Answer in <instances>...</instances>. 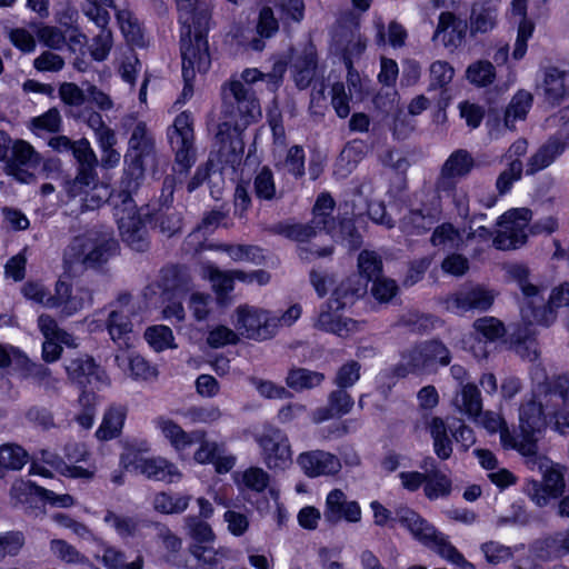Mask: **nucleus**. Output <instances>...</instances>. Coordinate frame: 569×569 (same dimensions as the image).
I'll list each match as a JSON object with an SVG mask.
<instances>
[{"label": "nucleus", "instance_id": "obj_1", "mask_svg": "<svg viewBox=\"0 0 569 569\" xmlns=\"http://www.w3.org/2000/svg\"><path fill=\"white\" fill-rule=\"evenodd\" d=\"M179 11V21L187 28L181 36L182 78L184 87L183 99L193 94L192 82L196 72L208 71L211 60L208 40L204 32L211 20L209 3L200 0H174Z\"/></svg>", "mask_w": 569, "mask_h": 569}, {"label": "nucleus", "instance_id": "obj_2", "mask_svg": "<svg viewBox=\"0 0 569 569\" xmlns=\"http://www.w3.org/2000/svg\"><path fill=\"white\" fill-rule=\"evenodd\" d=\"M552 392L553 380L520 405L519 433H513L509 429L502 431L505 449H515L520 455L538 450V438L547 426L548 417L553 418L558 426L568 427L561 415L565 411V403L556 406L549 398Z\"/></svg>", "mask_w": 569, "mask_h": 569}, {"label": "nucleus", "instance_id": "obj_3", "mask_svg": "<svg viewBox=\"0 0 569 569\" xmlns=\"http://www.w3.org/2000/svg\"><path fill=\"white\" fill-rule=\"evenodd\" d=\"M116 248L117 241L109 232L89 231L78 236L64 250V269L72 277L81 276L106 263Z\"/></svg>", "mask_w": 569, "mask_h": 569}, {"label": "nucleus", "instance_id": "obj_4", "mask_svg": "<svg viewBox=\"0 0 569 569\" xmlns=\"http://www.w3.org/2000/svg\"><path fill=\"white\" fill-rule=\"evenodd\" d=\"M569 303V283H562L555 288L549 297L547 305L523 306L521 308V319L527 325L526 328H519L515 333L517 342H519L518 352L521 357L529 361H535L539 357L532 337L536 331L530 327L532 325H541L549 327L557 318L556 309Z\"/></svg>", "mask_w": 569, "mask_h": 569}, {"label": "nucleus", "instance_id": "obj_5", "mask_svg": "<svg viewBox=\"0 0 569 569\" xmlns=\"http://www.w3.org/2000/svg\"><path fill=\"white\" fill-rule=\"evenodd\" d=\"M241 79L243 81L232 80L222 87V113L229 118L240 117L244 124H249L261 116L259 101L250 84L266 78L257 69H246Z\"/></svg>", "mask_w": 569, "mask_h": 569}, {"label": "nucleus", "instance_id": "obj_6", "mask_svg": "<svg viewBox=\"0 0 569 569\" xmlns=\"http://www.w3.org/2000/svg\"><path fill=\"white\" fill-rule=\"evenodd\" d=\"M129 139V149L124 156L127 169L120 186L129 190H138L144 177V169L154 161V138L142 121L134 122Z\"/></svg>", "mask_w": 569, "mask_h": 569}, {"label": "nucleus", "instance_id": "obj_7", "mask_svg": "<svg viewBox=\"0 0 569 569\" xmlns=\"http://www.w3.org/2000/svg\"><path fill=\"white\" fill-rule=\"evenodd\" d=\"M136 191L120 186L119 192L113 197V208L122 240L133 250L142 252L148 249L149 240L143 214L132 199ZM148 216L149 213H144V217Z\"/></svg>", "mask_w": 569, "mask_h": 569}, {"label": "nucleus", "instance_id": "obj_8", "mask_svg": "<svg viewBox=\"0 0 569 569\" xmlns=\"http://www.w3.org/2000/svg\"><path fill=\"white\" fill-rule=\"evenodd\" d=\"M521 456L530 470H537L542 475V481L531 479L523 486V492L536 506L545 507L550 499L562 496L566 487L563 475L546 456L540 455L538 450Z\"/></svg>", "mask_w": 569, "mask_h": 569}, {"label": "nucleus", "instance_id": "obj_9", "mask_svg": "<svg viewBox=\"0 0 569 569\" xmlns=\"http://www.w3.org/2000/svg\"><path fill=\"white\" fill-rule=\"evenodd\" d=\"M233 326L239 335L253 340L270 339L278 330L276 316L249 305L239 306L234 310Z\"/></svg>", "mask_w": 569, "mask_h": 569}, {"label": "nucleus", "instance_id": "obj_10", "mask_svg": "<svg viewBox=\"0 0 569 569\" xmlns=\"http://www.w3.org/2000/svg\"><path fill=\"white\" fill-rule=\"evenodd\" d=\"M261 449L262 460L271 470H286L292 463V450L284 431L277 427H266L256 437Z\"/></svg>", "mask_w": 569, "mask_h": 569}, {"label": "nucleus", "instance_id": "obj_11", "mask_svg": "<svg viewBox=\"0 0 569 569\" xmlns=\"http://www.w3.org/2000/svg\"><path fill=\"white\" fill-rule=\"evenodd\" d=\"M532 212L528 208L511 209L503 213L498 226L500 230L493 238V246L499 250L517 249L527 240L526 228Z\"/></svg>", "mask_w": 569, "mask_h": 569}, {"label": "nucleus", "instance_id": "obj_12", "mask_svg": "<svg viewBox=\"0 0 569 569\" xmlns=\"http://www.w3.org/2000/svg\"><path fill=\"white\" fill-rule=\"evenodd\" d=\"M226 120L219 123L217 140L219 142L218 161L223 166L236 168L240 164L244 143L241 138V129L246 127L240 117L229 118L223 114Z\"/></svg>", "mask_w": 569, "mask_h": 569}, {"label": "nucleus", "instance_id": "obj_13", "mask_svg": "<svg viewBox=\"0 0 569 569\" xmlns=\"http://www.w3.org/2000/svg\"><path fill=\"white\" fill-rule=\"evenodd\" d=\"M168 138L176 153V163L180 171L189 169L194 158L193 118L191 113L183 111L178 114L173 124L168 129Z\"/></svg>", "mask_w": 569, "mask_h": 569}, {"label": "nucleus", "instance_id": "obj_14", "mask_svg": "<svg viewBox=\"0 0 569 569\" xmlns=\"http://www.w3.org/2000/svg\"><path fill=\"white\" fill-rule=\"evenodd\" d=\"M107 329L113 341H119L132 331V318L137 316L138 302L129 292H121L110 305Z\"/></svg>", "mask_w": 569, "mask_h": 569}, {"label": "nucleus", "instance_id": "obj_15", "mask_svg": "<svg viewBox=\"0 0 569 569\" xmlns=\"http://www.w3.org/2000/svg\"><path fill=\"white\" fill-rule=\"evenodd\" d=\"M323 518L330 525L342 520L357 523L361 520V508L357 501L348 500L341 489H333L327 496Z\"/></svg>", "mask_w": 569, "mask_h": 569}, {"label": "nucleus", "instance_id": "obj_16", "mask_svg": "<svg viewBox=\"0 0 569 569\" xmlns=\"http://www.w3.org/2000/svg\"><path fill=\"white\" fill-rule=\"evenodd\" d=\"M71 154L77 160L78 173L76 178L68 182L67 192H78L81 186L91 183L96 178L98 159L86 138L76 141Z\"/></svg>", "mask_w": 569, "mask_h": 569}, {"label": "nucleus", "instance_id": "obj_17", "mask_svg": "<svg viewBox=\"0 0 569 569\" xmlns=\"http://www.w3.org/2000/svg\"><path fill=\"white\" fill-rule=\"evenodd\" d=\"M298 465L308 477L335 476L341 468V460L336 455L323 451L312 450L299 455Z\"/></svg>", "mask_w": 569, "mask_h": 569}, {"label": "nucleus", "instance_id": "obj_18", "mask_svg": "<svg viewBox=\"0 0 569 569\" xmlns=\"http://www.w3.org/2000/svg\"><path fill=\"white\" fill-rule=\"evenodd\" d=\"M496 293L482 286L463 287L450 299L452 307L460 312L487 311L493 305Z\"/></svg>", "mask_w": 569, "mask_h": 569}, {"label": "nucleus", "instance_id": "obj_19", "mask_svg": "<svg viewBox=\"0 0 569 569\" xmlns=\"http://www.w3.org/2000/svg\"><path fill=\"white\" fill-rule=\"evenodd\" d=\"M134 469L150 480L166 483L178 482L182 477L178 467L162 457L139 458Z\"/></svg>", "mask_w": 569, "mask_h": 569}, {"label": "nucleus", "instance_id": "obj_20", "mask_svg": "<svg viewBox=\"0 0 569 569\" xmlns=\"http://www.w3.org/2000/svg\"><path fill=\"white\" fill-rule=\"evenodd\" d=\"M338 311L333 300L330 299L321 306L315 327L340 337H347L359 330V322L350 318H342Z\"/></svg>", "mask_w": 569, "mask_h": 569}, {"label": "nucleus", "instance_id": "obj_21", "mask_svg": "<svg viewBox=\"0 0 569 569\" xmlns=\"http://www.w3.org/2000/svg\"><path fill=\"white\" fill-rule=\"evenodd\" d=\"M467 24L451 12H442L439 17L437 29L432 40L448 48L457 49L465 38Z\"/></svg>", "mask_w": 569, "mask_h": 569}, {"label": "nucleus", "instance_id": "obj_22", "mask_svg": "<svg viewBox=\"0 0 569 569\" xmlns=\"http://www.w3.org/2000/svg\"><path fill=\"white\" fill-rule=\"evenodd\" d=\"M201 440L200 447L194 452L193 458L199 463H212L217 472L224 473L231 470L234 466L236 458L231 455H226L224 446L216 441H208L203 439V433H197Z\"/></svg>", "mask_w": 569, "mask_h": 569}, {"label": "nucleus", "instance_id": "obj_23", "mask_svg": "<svg viewBox=\"0 0 569 569\" xmlns=\"http://www.w3.org/2000/svg\"><path fill=\"white\" fill-rule=\"evenodd\" d=\"M66 370L69 379L79 386L92 383L93 380L106 383L108 380L106 372L94 363L91 357L86 355L69 360Z\"/></svg>", "mask_w": 569, "mask_h": 569}, {"label": "nucleus", "instance_id": "obj_24", "mask_svg": "<svg viewBox=\"0 0 569 569\" xmlns=\"http://www.w3.org/2000/svg\"><path fill=\"white\" fill-rule=\"evenodd\" d=\"M511 18L518 24V34L512 56L520 60L527 51V41L532 36L535 24L527 19V1L513 0L511 3Z\"/></svg>", "mask_w": 569, "mask_h": 569}, {"label": "nucleus", "instance_id": "obj_25", "mask_svg": "<svg viewBox=\"0 0 569 569\" xmlns=\"http://www.w3.org/2000/svg\"><path fill=\"white\" fill-rule=\"evenodd\" d=\"M291 72L296 86L306 89L316 76L317 54L312 47H307L291 59Z\"/></svg>", "mask_w": 569, "mask_h": 569}, {"label": "nucleus", "instance_id": "obj_26", "mask_svg": "<svg viewBox=\"0 0 569 569\" xmlns=\"http://www.w3.org/2000/svg\"><path fill=\"white\" fill-rule=\"evenodd\" d=\"M70 117L86 123L96 134L99 144L104 147L116 144L113 130L106 126L102 116L91 107H83L78 110H70Z\"/></svg>", "mask_w": 569, "mask_h": 569}, {"label": "nucleus", "instance_id": "obj_27", "mask_svg": "<svg viewBox=\"0 0 569 569\" xmlns=\"http://www.w3.org/2000/svg\"><path fill=\"white\" fill-rule=\"evenodd\" d=\"M566 77L567 72L557 67L545 68L539 89L542 90L545 100L548 103L552 106L559 104L568 96Z\"/></svg>", "mask_w": 569, "mask_h": 569}, {"label": "nucleus", "instance_id": "obj_28", "mask_svg": "<svg viewBox=\"0 0 569 569\" xmlns=\"http://www.w3.org/2000/svg\"><path fill=\"white\" fill-rule=\"evenodd\" d=\"M567 148L557 137L550 138L528 159L526 173L532 176L549 167Z\"/></svg>", "mask_w": 569, "mask_h": 569}, {"label": "nucleus", "instance_id": "obj_29", "mask_svg": "<svg viewBox=\"0 0 569 569\" xmlns=\"http://www.w3.org/2000/svg\"><path fill=\"white\" fill-rule=\"evenodd\" d=\"M353 407V399L343 388L333 390L328 396V406L318 408L312 415V421L320 423L333 417H341L350 412Z\"/></svg>", "mask_w": 569, "mask_h": 569}, {"label": "nucleus", "instance_id": "obj_30", "mask_svg": "<svg viewBox=\"0 0 569 569\" xmlns=\"http://www.w3.org/2000/svg\"><path fill=\"white\" fill-rule=\"evenodd\" d=\"M67 193L72 198L80 197L82 208L86 210L98 209L109 199L113 201V196L111 194L109 187L98 181V174H96V178L91 183L81 186L78 192ZM116 196L117 194H114V197Z\"/></svg>", "mask_w": 569, "mask_h": 569}, {"label": "nucleus", "instance_id": "obj_31", "mask_svg": "<svg viewBox=\"0 0 569 569\" xmlns=\"http://www.w3.org/2000/svg\"><path fill=\"white\" fill-rule=\"evenodd\" d=\"M506 272L508 278L518 284L522 295L527 299V303L525 306H531L543 301L542 297H540L539 287L530 281V270L527 266L511 263L506 267Z\"/></svg>", "mask_w": 569, "mask_h": 569}, {"label": "nucleus", "instance_id": "obj_32", "mask_svg": "<svg viewBox=\"0 0 569 569\" xmlns=\"http://www.w3.org/2000/svg\"><path fill=\"white\" fill-rule=\"evenodd\" d=\"M429 545H431V548L440 557L453 565L461 568L475 569V566L466 560V558L451 545L448 537L436 528L429 527Z\"/></svg>", "mask_w": 569, "mask_h": 569}, {"label": "nucleus", "instance_id": "obj_33", "mask_svg": "<svg viewBox=\"0 0 569 569\" xmlns=\"http://www.w3.org/2000/svg\"><path fill=\"white\" fill-rule=\"evenodd\" d=\"M119 368L128 370L136 380L154 379L158 371L143 357L137 353L117 355L114 358Z\"/></svg>", "mask_w": 569, "mask_h": 569}, {"label": "nucleus", "instance_id": "obj_34", "mask_svg": "<svg viewBox=\"0 0 569 569\" xmlns=\"http://www.w3.org/2000/svg\"><path fill=\"white\" fill-rule=\"evenodd\" d=\"M497 7L490 1L476 2L470 14V32L486 33L491 31L497 23Z\"/></svg>", "mask_w": 569, "mask_h": 569}, {"label": "nucleus", "instance_id": "obj_35", "mask_svg": "<svg viewBox=\"0 0 569 569\" xmlns=\"http://www.w3.org/2000/svg\"><path fill=\"white\" fill-rule=\"evenodd\" d=\"M127 409L123 406H111L106 411L96 436L99 440H110L118 437L124 423Z\"/></svg>", "mask_w": 569, "mask_h": 569}, {"label": "nucleus", "instance_id": "obj_36", "mask_svg": "<svg viewBox=\"0 0 569 569\" xmlns=\"http://www.w3.org/2000/svg\"><path fill=\"white\" fill-rule=\"evenodd\" d=\"M254 196L263 201H277L282 199L283 191L276 187L272 170L263 166L253 178Z\"/></svg>", "mask_w": 569, "mask_h": 569}, {"label": "nucleus", "instance_id": "obj_37", "mask_svg": "<svg viewBox=\"0 0 569 569\" xmlns=\"http://www.w3.org/2000/svg\"><path fill=\"white\" fill-rule=\"evenodd\" d=\"M455 403L460 412L477 419L482 410V400L478 387L469 382L462 385Z\"/></svg>", "mask_w": 569, "mask_h": 569}, {"label": "nucleus", "instance_id": "obj_38", "mask_svg": "<svg viewBox=\"0 0 569 569\" xmlns=\"http://www.w3.org/2000/svg\"><path fill=\"white\" fill-rule=\"evenodd\" d=\"M154 425L177 450L190 446L193 442V436L197 435L187 433L178 423L164 417L157 418Z\"/></svg>", "mask_w": 569, "mask_h": 569}, {"label": "nucleus", "instance_id": "obj_39", "mask_svg": "<svg viewBox=\"0 0 569 569\" xmlns=\"http://www.w3.org/2000/svg\"><path fill=\"white\" fill-rule=\"evenodd\" d=\"M426 350L425 343H421L405 353L402 361L393 368V375L403 378L409 373H417L422 370L427 363Z\"/></svg>", "mask_w": 569, "mask_h": 569}, {"label": "nucleus", "instance_id": "obj_40", "mask_svg": "<svg viewBox=\"0 0 569 569\" xmlns=\"http://www.w3.org/2000/svg\"><path fill=\"white\" fill-rule=\"evenodd\" d=\"M325 380L322 372L312 371L306 368H292L286 378V383L290 389L301 391L320 386Z\"/></svg>", "mask_w": 569, "mask_h": 569}, {"label": "nucleus", "instance_id": "obj_41", "mask_svg": "<svg viewBox=\"0 0 569 569\" xmlns=\"http://www.w3.org/2000/svg\"><path fill=\"white\" fill-rule=\"evenodd\" d=\"M40 161L41 158L39 153L29 142L20 139L12 142L11 151L7 159V164L34 168L39 166Z\"/></svg>", "mask_w": 569, "mask_h": 569}, {"label": "nucleus", "instance_id": "obj_42", "mask_svg": "<svg viewBox=\"0 0 569 569\" xmlns=\"http://www.w3.org/2000/svg\"><path fill=\"white\" fill-rule=\"evenodd\" d=\"M279 29L278 20L274 18L273 11L269 7H263L259 13L257 32L260 38H253L250 41L251 49L261 51L264 48L263 38L272 37Z\"/></svg>", "mask_w": 569, "mask_h": 569}, {"label": "nucleus", "instance_id": "obj_43", "mask_svg": "<svg viewBox=\"0 0 569 569\" xmlns=\"http://www.w3.org/2000/svg\"><path fill=\"white\" fill-rule=\"evenodd\" d=\"M433 440V451L441 460H447L452 453V441L448 435L447 426L441 418H433L430 425Z\"/></svg>", "mask_w": 569, "mask_h": 569}, {"label": "nucleus", "instance_id": "obj_44", "mask_svg": "<svg viewBox=\"0 0 569 569\" xmlns=\"http://www.w3.org/2000/svg\"><path fill=\"white\" fill-rule=\"evenodd\" d=\"M190 496H171L164 491L154 495L152 507L163 515L182 513L189 506Z\"/></svg>", "mask_w": 569, "mask_h": 569}, {"label": "nucleus", "instance_id": "obj_45", "mask_svg": "<svg viewBox=\"0 0 569 569\" xmlns=\"http://www.w3.org/2000/svg\"><path fill=\"white\" fill-rule=\"evenodd\" d=\"M532 103V96L526 91H519L510 101L505 111V126L513 129L517 120H523Z\"/></svg>", "mask_w": 569, "mask_h": 569}, {"label": "nucleus", "instance_id": "obj_46", "mask_svg": "<svg viewBox=\"0 0 569 569\" xmlns=\"http://www.w3.org/2000/svg\"><path fill=\"white\" fill-rule=\"evenodd\" d=\"M466 78L476 87H488L496 79V68L488 60H478L468 66Z\"/></svg>", "mask_w": 569, "mask_h": 569}, {"label": "nucleus", "instance_id": "obj_47", "mask_svg": "<svg viewBox=\"0 0 569 569\" xmlns=\"http://www.w3.org/2000/svg\"><path fill=\"white\" fill-rule=\"evenodd\" d=\"M28 461L27 451L14 443L0 447V476L3 470H20Z\"/></svg>", "mask_w": 569, "mask_h": 569}, {"label": "nucleus", "instance_id": "obj_48", "mask_svg": "<svg viewBox=\"0 0 569 569\" xmlns=\"http://www.w3.org/2000/svg\"><path fill=\"white\" fill-rule=\"evenodd\" d=\"M475 166L471 154L463 149H459L450 154L443 163L442 169L446 174L462 178L467 176Z\"/></svg>", "mask_w": 569, "mask_h": 569}, {"label": "nucleus", "instance_id": "obj_49", "mask_svg": "<svg viewBox=\"0 0 569 569\" xmlns=\"http://www.w3.org/2000/svg\"><path fill=\"white\" fill-rule=\"evenodd\" d=\"M117 19L127 41L136 46H142L143 32L133 13L129 10H119L117 12Z\"/></svg>", "mask_w": 569, "mask_h": 569}, {"label": "nucleus", "instance_id": "obj_50", "mask_svg": "<svg viewBox=\"0 0 569 569\" xmlns=\"http://www.w3.org/2000/svg\"><path fill=\"white\" fill-rule=\"evenodd\" d=\"M101 562L107 569H143L144 560L141 555L137 556L131 562H128L126 555L112 547L103 550Z\"/></svg>", "mask_w": 569, "mask_h": 569}, {"label": "nucleus", "instance_id": "obj_51", "mask_svg": "<svg viewBox=\"0 0 569 569\" xmlns=\"http://www.w3.org/2000/svg\"><path fill=\"white\" fill-rule=\"evenodd\" d=\"M184 526L188 535L193 543H212L216 539V535L211 528V526L206 522L203 519L197 516H188L184 518Z\"/></svg>", "mask_w": 569, "mask_h": 569}, {"label": "nucleus", "instance_id": "obj_52", "mask_svg": "<svg viewBox=\"0 0 569 569\" xmlns=\"http://www.w3.org/2000/svg\"><path fill=\"white\" fill-rule=\"evenodd\" d=\"M336 37L337 42L343 48L346 64H350L351 59L360 56L366 49V41L358 31H341Z\"/></svg>", "mask_w": 569, "mask_h": 569}, {"label": "nucleus", "instance_id": "obj_53", "mask_svg": "<svg viewBox=\"0 0 569 569\" xmlns=\"http://www.w3.org/2000/svg\"><path fill=\"white\" fill-rule=\"evenodd\" d=\"M189 550L191 555L199 561L210 566H217L223 559H227L229 557V550L227 548H214L213 546H211V543H192L190 545Z\"/></svg>", "mask_w": 569, "mask_h": 569}, {"label": "nucleus", "instance_id": "obj_54", "mask_svg": "<svg viewBox=\"0 0 569 569\" xmlns=\"http://www.w3.org/2000/svg\"><path fill=\"white\" fill-rule=\"evenodd\" d=\"M430 241L435 247L451 250L458 248L461 234L451 223H442L435 229Z\"/></svg>", "mask_w": 569, "mask_h": 569}, {"label": "nucleus", "instance_id": "obj_55", "mask_svg": "<svg viewBox=\"0 0 569 569\" xmlns=\"http://www.w3.org/2000/svg\"><path fill=\"white\" fill-rule=\"evenodd\" d=\"M104 522L113 527L122 538L133 537L139 530V520L134 517L118 515L111 510L106 512Z\"/></svg>", "mask_w": 569, "mask_h": 569}, {"label": "nucleus", "instance_id": "obj_56", "mask_svg": "<svg viewBox=\"0 0 569 569\" xmlns=\"http://www.w3.org/2000/svg\"><path fill=\"white\" fill-rule=\"evenodd\" d=\"M38 327L44 339H58L68 347H76L73 337L58 327L57 321L49 315L38 318Z\"/></svg>", "mask_w": 569, "mask_h": 569}, {"label": "nucleus", "instance_id": "obj_57", "mask_svg": "<svg viewBox=\"0 0 569 569\" xmlns=\"http://www.w3.org/2000/svg\"><path fill=\"white\" fill-rule=\"evenodd\" d=\"M335 208V200L329 193H321L313 207V220L317 227L329 230L332 224L331 213Z\"/></svg>", "mask_w": 569, "mask_h": 569}, {"label": "nucleus", "instance_id": "obj_58", "mask_svg": "<svg viewBox=\"0 0 569 569\" xmlns=\"http://www.w3.org/2000/svg\"><path fill=\"white\" fill-rule=\"evenodd\" d=\"M273 231L298 242H307L317 234L316 227L302 223H277Z\"/></svg>", "mask_w": 569, "mask_h": 569}, {"label": "nucleus", "instance_id": "obj_59", "mask_svg": "<svg viewBox=\"0 0 569 569\" xmlns=\"http://www.w3.org/2000/svg\"><path fill=\"white\" fill-rule=\"evenodd\" d=\"M541 545L546 549V555H540V557L559 558L569 555V529L545 538Z\"/></svg>", "mask_w": 569, "mask_h": 569}, {"label": "nucleus", "instance_id": "obj_60", "mask_svg": "<svg viewBox=\"0 0 569 569\" xmlns=\"http://www.w3.org/2000/svg\"><path fill=\"white\" fill-rule=\"evenodd\" d=\"M36 34L40 43L51 50H61L67 43L66 33L54 26L39 24Z\"/></svg>", "mask_w": 569, "mask_h": 569}, {"label": "nucleus", "instance_id": "obj_61", "mask_svg": "<svg viewBox=\"0 0 569 569\" xmlns=\"http://www.w3.org/2000/svg\"><path fill=\"white\" fill-rule=\"evenodd\" d=\"M360 274L372 281L382 272V260L375 251L363 250L358 257Z\"/></svg>", "mask_w": 569, "mask_h": 569}, {"label": "nucleus", "instance_id": "obj_62", "mask_svg": "<svg viewBox=\"0 0 569 569\" xmlns=\"http://www.w3.org/2000/svg\"><path fill=\"white\" fill-rule=\"evenodd\" d=\"M154 226L167 237H172L181 230L180 213L172 209L160 210L154 217Z\"/></svg>", "mask_w": 569, "mask_h": 569}, {"label": "nucleus", "instance_id": "obj_63", "mask_svg": "<svg viewBox=\"0 0 569 569\" xmlns=\"http://www.w3.org/2000/svg\"><path fill=\"white\" fill-rule=\"evenodd\" d=\"M363 286L355 283L352 279L342 281L333 291L331 300L336 305V309H342L347 303L361 295Z\"/></svg>", "mask_w": 569, "mask_h": 569}, {"label": "nucleus", "instance_id": "obj_64", "mask_svg": "<svg viewBox=\"0 0 569 569\" xmlns=\"http://www.w3.org/2000/svg\"><path fill=\"white\" fill-rule=\"evenodd\" d=\"M550 400L557 406L558 403H565V411H562V418L565 423L569 428V377L559 376L553 379V392L550 395Z\"/></svg>", "mask_w": 569, "mask_h": 569}]
</instances>
